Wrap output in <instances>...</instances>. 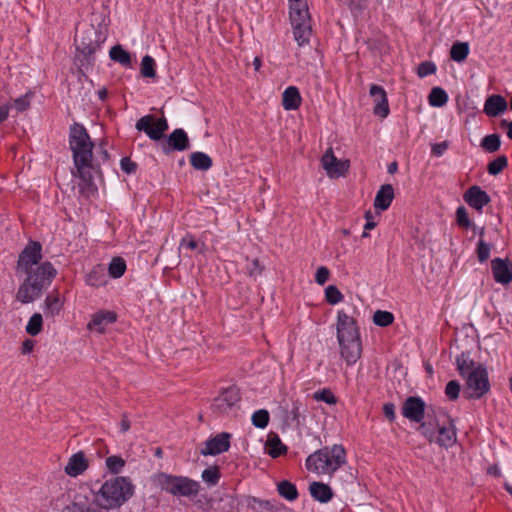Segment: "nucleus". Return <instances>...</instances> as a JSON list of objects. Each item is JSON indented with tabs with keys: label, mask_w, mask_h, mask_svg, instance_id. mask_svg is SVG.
I'll return each mask as SVG.
<instances>
[{
	"label": "nucleus",
	"mask_w": 512,
	"mask_h": 512,
	"mask_svg": "<svg viewBox=\"0 0 512 512\" xmlns=\"http://www.w3.org/2000/svg\"><path fill=\"white\" fill-rule=\"evenodd\" d=\"M264 267L260 264L259 259L254 258L251 263L246 267V273L251 278H257L263 272Z\"/></svg>",
	"instance_id": "8fccbe9b"
},
{
	"label": "nucleus",
	"mask_w": 512,
	"mask_h": 512,
	"mask_svg": "<svg viewBox=\"0 0 512 512\" xmlns=\"http://www.w3.org/2000/svg\"><path fill=\"white\" fill-rule=\"evenodd\" d=\"M289 14L295 40L299 46L308 43L312 34V26L306 1L290 4Z\"/></svg>",
	"instance_id": "6e6552de"
},
{
	"label": "nucleus",
	"mask_w": 512,
	"mask_h": 512,
	"mask_svg": "<svg viewBox=\"0 0 512 512\" xmlns=\"http://www.w3.org/2000/svg\"><path fill=\"white\" fill-rule=\"evenodd\" d=\"M337 339L341 356L348 365L354 364L362 351L359 331L356 320L344 311H339L337 315Z\"/></svg>",
	"instance_id": "20e7f679"
},
{
	"label": "nucleus",
	"mask_w": 512,
	"mask_h": 512,
	"mask_svg": "<svg viewBox=\"0 0 512 512\" xmlns=\"http://www.w3.org/2000/svg\"><path fill=\"white\" fill-rule=\"evenodd\" d=\"M491 246L484 242L482 239L479 240L477 245V257L480 262H485L490 257Z\"/></svg>",
	"instance_id": "3c124183"
},
{
	"label": "nucleus",
	"mask_w": 512,
	"mask_h": 512,
	"mask_svg": "<svg viewBox=\"0 0 512 512\" xmlns=\"http://www.w3.org/2000/svg\"><path fill=\"white\" fill-rule=\"evenodd\" d=\"M425 402L418 396L408 397L402 405L401 413L411 422L420 423L425 416Z\"/></svg>",
	"instance_id": "ddd939ff"
},
{
	"label": "nucleus",
	"mask_w": 512,
	"mask_h": 512,
	"mask_svg": "<svg viewBox=\"0 0 512 512\" xmlns=\"http://www.w3.org/2000/svg\"><path fill=\"white\" fill-rule=\"evenodd\" d=\"M436 71V66L433 62L424 61L421 62L417 67V75L420 78H424L428 75L434 74Z\"/></svg>",
	"instance_id": "09e8293b"
},
{
	"label": "nucleus",
	"mask_w": 512,
	"mask_h": 512,
	"mask_svg": "<svg viewBox=\"0 0 512 512\" xmlns=\"http://www.w3.org/2000/svg\"><path fill=\"white\" fill-rule=\"evenodd\" d=\"M97 94L100 100L105 101L108 96V91L106 88H101Z\"/></svg>",
	"instance_id": "338daca9"
},
{
	"label": "nucleus",
	"mask_w": 512,
	"mask_h": 512,
	"mask_svg": "<svg viewBox=\"0 0 512 512\" xmlns=\"http://www.w3.org/2000/svg\"><path fill=\"white\" fill-rule=\"evenodd\" d=\"M136 129L145 132L150 139L158 141L168 130V122L164 117L156 120L154 116L146 115L137 121Z\"/></svg>",
	"instance_id": "9b49d317"
},
{
	"label": "nucleus",
	"mask_w": 512,
	"mask_h": 512,
	"mask_svg": "<svg viewBox=\"0 0 512 512\" xmlns=\"http://www.w3.org/2000/svg\"><path fill=\"white\" fill-rule=\"evenodd\" d=\"M261 64H262V62H261L260 57H255V58H254V61H253V66H254V69H255L256 71H258V70L260 69Z\"/></svg>",
	"instance_id": "774afa93"
},
{
	"label": "nucleus",
	"mask_w": 512,
	"mask_h": 512,
	"mask_svg": "<svg viewBox=\"0 0 512 512\" xmlns=\"http://www.w3.org/2000/svg\"><path fill=\"white\" fill-rule=\"evenodd\" d=\"M394 199V189L391 184H384L378 190L375 200L374 207L381 211L387 210Z\"/></svg>",
	"instance_id": "5701e85b"
},
{
	"label": "nucleus",
	"mask_w": 512,
	"mask_h": 512,
	"mask_svg": "<svg viewBox=\"0 0 512 512\" xmlns=\"http://www.w3.org/2000/svg\"><path fill=\"white\" fill-rule=\"evenodd\" d=\"M190 147V141L187 133L182 128L172 131L167 140L162 143V151L165 154L171 151H185Z\"/></svg>",
	"instance_id": "4468645a"
},
{
	"label": "nucleus",
	"mask_w": 512,
	"mask_h": 512,
	"mask_svg": "<svg viewBox=\"0 0 512 512\" xmlns=\"http://www.w3.org/2000/svg\"><path fill=\"white\" fill-rule=\"evenodd\" d=\"M507 106L505 98L495 94L486 99L483 111L488 117H497L507 110Z\"/></svg>",
	"instance_id": "412c9836"
},
{
	"label": "nucleus",
	"mask_w": 512,
	"mask_h": 512,
	"mask_svg": "<svg viewBox=\"0 0 512 512\" xmlns=\"http://www.w3.org/2000/svg\"><path fill=\"white\" fill-rule=\"evenodd\" d=\"M309 492L311 497L320 503H328L334 496V492L328 484L318 481L310 483Z\"/></svg>",
	"instance_id": "4be33fe9"
},
{
	"label": "nucleus",
	"mask_w": 512,
	"mask_h": 512,
	"mask_svg": "<svg viewBox=\"0 0 512 512\" xmlns=\"http://www.w3.org/2000/svg\"><path fill=\"white\" fill-rule=\"evenodd\" d=\"M55 275L56 270L50 262L40 264L20 285L16 299L22 304L35 301L41 296L43 289L50 285Z\"/></svg>",
	"instance_id": "39448f33"
},
{
	"label": "nucleus",
	"mask_w": 512,
	"mask_h": 512,
	"mask_svg": "<svg viewBox=\"0 0 512 512\" xmlns=\"http://www.w3.org/2000/svg\"><path fill=\"white\" fill-rule=\"evenodd\" d=\"M460 392V385L456 381H450V400L458 398Z\"/></svg>",
	"instance_id": "13d9d810"
},
{
	"label": "nucleus",
	"mask_w": 512,
	"mask_h": 512,
	"mask_svg": "<svg viewBox=\"0 0 512 512\" xmlns=\"http://www.w3.org/2000/svg\"><path fill=\"white\" fill-rule=\"evenodd\" d=\"M117 321V313L112 310H99L95 312L87 324V328L100 334L104 333L106 327Z\"/></svg>",
	"instance_id": "dca6fc26"
},
{
	"label": "nucleus",
	"mask_w": 512,
	"mask_h": 512,
	"mask_svg": "<svg viewBox=\"0 0 512 512\" xmlns=\"http://www.w3.org/2000/svg\"><path fill=\"white\" fill-rule=\"evenodd\" d=\"M277 489H278V493L283 498H285L289 501H294L298 497V491H297L296 486L287 480L279 482Z\"/></svg>",
	"instance_id": "c756f323"
},
{
	"label": "nucleus",
	"mask_w": 512,
	"mask_h": 512,
	"mask_svg": "<svg viewBox=\"0 0 512 512\" xmlns=\"http://www.w3.org/2000/svg\"><path fill=\"white\" fill-rule=\"evenodd\" d=\"M90 462L83 451H78L71 455L64 468L65 473L70 477L82 475L88 468Z\"/></svg>",
	"instance_id": "a211bd4d"
},
{
	"label": "nucleus",
	"mask_w": 512,
	"mask_h": 512,
	"mask_svg": "<svg viewBox=\"0 0 512 512\" xmlns=\"http://www.w3.org/2000/svg\"><path fill=\"white\" fill-rule=\"evenodd\" d=\"M448 149L447 141H443L441 143H435L431 146V155L434 157L442 156L446 150Z\"/></svg>",
	"instance_id": "864d4df0"
},
{
	"label": "nucleus",
	"mask_w": 512,
	"mask_h": 512,
	"mask_svg": "<svg viewBox=\"0 0 512 512\" xmlns=\"http://www.w3.org/2000/svg\"><path fill=\"white\" fill-rule=\"evenodd\" d=\"M488 474L496 476V477H500L501 470L497 465H493L488 468Z\"/></svg>",
	"instance_id": "69168bd1"
},
{
	"label": "nucleus",
	"mask_w": 512,
	"mask_h": 512,
	"mask_svg": "<svg viewBox=\"0 0 512 512\" xmlns=\"http://www.w3.org/2000/svg\"><path fill=\"white\" fill-rule=\"evenodd\" d=\"M269 455L272 458H277L286 453L287 448L278 437L268 440Z\"/></svg>",
	"instance_id": "58836bf2"
},
{
	"label": "nucleus",
	"mask_w": 512,
	"mask_h": 512,
	"mask_svg": "<svg viewBox=\"0 0 512 512\" xmlns=\"http://www.w3.org/2000/svg\"><path fill=\"white\" fill-rule=\"evenodd\" d=\"M464 200L472 208L481 211L490 202L489 195L478 186H472L464 194Z\"/></svg>",
	"instance_id": "aec40b11"
},
{
	"label": "nucleus",
	"mask_w": 512,
	"mask_h": 512,
	"mask_svg": "<svg viewBox=\"0 0 512 512\" xmlns=\"http://www.w3.org/2000/svg\"><path fill=\"white\" fill-rule=\"evenodd\" d=\"M85 282L91 287H101L107 283L105 268L102 265L94 266L85 277Z\"/></svg>",
	"instance_id": "393cba45"
},
{
	"label": "nucleus",
	"mask_w": 512,
	"mask_h": 512,
	"mask_svg": "<svg viewBox=\"0 0 512 512\" xmlns=\"http://www.w3.org/2000/svg\"><path fill=\"white\" fill-rule=\"evenodd\" d=\"M302 103V97L296 86L287 87L282 94V106L285 110H297Z\"/></svg>",
	"instance_id": "b1692460"
},
{
	"label": "nucleus",
	"mask_w": 512,
	"mask_h": 512,
	"mask_svg": "<svg viewBox=\"0 0 512 512\" xmlns=\"http://www.w3.org/2000/svg\"><path fill=\"white\" fill-rule=\"evenodd\" d=\"M42 246L39 242L31 241L24 248V250L20 253L16 272L24 273L29 275V273H33L35 269H33L34 265H37L42 258Z\"/></svg>",
	"instance_id": "9d476101"
},
{
	"label": "nucleus",
	"mask_w": 512,
	"mask_h": 512,
	"mask_svg": "<svg viewBox=\"0 0 512 512\" xmlns=\"http://www.w3.org/2000/svg\"><path fill=\"white\" fill-rule=\"evenodd\" d=\"M321 164L329 178L344 176L350 167L348 160H339L336 158L332 148L325 151L321 158Z\"/></svg>",
	"instance_id": "f8f14e48"
},
{
	"label": "nucleus",
	"mask_w": 512,
	"mask_h": 512,
	"mask_svg": "<svg viewBox=\"0 0 512 512\" xmlns=\"http://www.w3.org/2000/svg\"><path fill=\"white\" fill-rule=\"evenodd\" d=\"M69 147L72 151L74 166L77 176L86 184L92 185L93 176V148L92 142L86 128L79 123H74L69 129Z\"/></svg>",
	"instance_id": "f03ea898"
},
{
	"label": "nucleus",
	"mask_w": 512,
	"mask_h": 512,
	"mask_svg": "<svg viewBox=\"0 0 512 512\" xmlns=\"http://www.w3.org/2000/svg\"><path fill=\"white\" fill-rule=\"evenodd\" d=\"M428 101L431 106L441 107L445 105L447 101V94L444 89L434 87L428 96Z\"/></svg>",
	"instance_id": "2f4dec72"
},
{
	"label": "nucleus",
	"mask_w": 512,
	"mask_h": 512,
	"mask_svg": "<svg viewBox=\"0 0 512 512\" xmlns=\"http://www.w3.org/2000/svg\"><path fill=\"white\" fill-rule=\"evenodd\" d=\"M457 369L466 380L465 394L468 398L478 399L489 390L486 369L473 361L469 353H462L456 358Z\"/></svg>",
	"instance_id": "7ed1b4c3"
},
{
	"label": "nucleus",
	"mask_w": 512,
	"mask_h": 512,
	"mask_svg": "<svg viewBox=\"0 0 512 512\" xmlns=\"http://www.w3.org/2000/svg\"><path fill=\"white\" fill-rule=\"evenodd\" d=\"M75 44L77 51L84 56L88 61L90 57H92L99 47L96 41H93L92 39H86L85 37H82L79 39L77 36L75 37Z\"/></svg>",
	"instance_id": "a878e982"
},
{
	"label": "nucleus",
	"mask_w": 512,
	"mask_h": 512,
	"mask_svg": "<svg viewBox=\"0 0 512 512\" xmlns=\"http://www.w3.org/2000/svg\"><path fill=\"white\" fill-rule=\"evenodd\" d=\"M47 312L54 316L61 310L62 304L58 295H48L45 299Z\"/></svg>",
	"instance_id": "37998d69"
},
{
	"label": "nucleus",
	"mask_w": 512,
	"mask_h": 512,
	"mask_svg": "<svg viewBox=\"0 0 512 512\" xmlns=\"http://www.w3.org/2000/svg\"><path fill=\"white\" fill-rule=\"evenodd\" d=\"M110 58L121 64L124 67H131L132 60L129 52L124 50L121 45H115L110 49L109 52Z\"/></svg>",
	"instance_id": "c85d7f7f"
},
{
	"label": "nucleus",
	"mask_w": 512,
	"mask_h": 512,
	"mask_svg": "<svg viewBox=\"0 0 512 512\" xmlns=\"http://www.w3.org/2000/svg\"><path fill=\"white\" fill-rule=\"evenodd\" d=\"M314 399L323 401L327 404L334 405L337 403V398L330 389H322L314 393Z\"/></svg>",
	"instance_id": "de8ad7c7"
},
{
	"label": "nucleus",
	"mask_w": 512,
	"mask_h": 512,
	"mask_svg": "<svg viewBox=\"0 0 512 512\" xmlns=\"http://www.w3.org/2000/svg\"><path fill=\"white\" fill-rule=\"evenodd\" d=\"M9 115V105L4 104L0 106V124L4 122Z\"/></svg>",
	"instance_id": "680f3d73"
},
{
	"label": "nucleus",
	"mask_w": 512,
	"mask_h": 512,
	"mask_svg": "<svg viewBox=\"0 0 512 512\" xmlns=\"http://www.w3.org/2000/svg\"><path fill=\"white\" fill-rule=\"evenodd\" d=\"M394 321V315L389 311L377 310L373 315V322L380 327H387Z\"/></svg>",
	"instance_id": "4c0bfd02"
},
{
	"label": "nucleus",
	"mask_w": 512,
	"mask_h": 512,
	"mask_svg": "<svg viewBox=\"0 0 512 512\" xmlns=\"http://www.w3.org/2000/svg\"><path fill=\"white\" fill-rule=\"evenodd\" d=\"M370 95L373 98L375 102L374 106V114L377 116H380L382 118H385L389 114V105H388V99L387 94L383 87L373 84L370 87Z\"/></svg>",
	"instance_id": "6ab92c4d"
},
{
	"label": "nucleus",
	"mask_w": 512,
	"mask_h": 512,
	"mask_svg": "<svg viewBox=\"0 0 512 512\" xmlns=\"http://www.w3.org/2000/svg\"><path fill=\"white\" fill-rule=\"evenodd\" d=\"M155 66V60L151 56L145 55L141 61V75L146 78H154L156 76Z\"/></svg>",
	"instance_id": "72a5a7b5"
},
{
	"label": "nucleus",
	"mask_w": 512,
	"mask_h": 512,
	"mask_svg": "<svg viewBox=\"0 0 512 512\" xmlns=\"http://www.w3.org/2000/svg\"><path fill=\"white\" fill-rule=\"evenodd\" d=\"M508 165V159L505 155L498 156L488 164L487 171L490 175L499 174Z\"/></svg>",
	"instance_id": "ea45409f"
},
{
	"label": "nucleus",
	"mask_w": 512,
	"mask_h": 512,
	"mask_svg": "<svg viewBox=\"0 0 512 512\" xmlns=\"http://www.w3.org/2000/svg\"><path fill=\"white\" fill-rule=\"evenodd\" d=\"M135 486L128 477L116 476L106 480L97 491L93 492L92 503L96 508L73 504L72 512H108L119 509L133 495Z\"/></svg>",
	"instance_id": "f257e3e1"
},
{
	"label": "nucleus",
	"mask_w": 512,
	"mask_h": 512,
	"mask_svg": "<svg viewBox=\"0 0 512 512\" xmlns=\"http://www.w3.org/2000/svg\"><path fill=\"white\" fill-rule=\"evenodd\" d=\"M35 342L31 339H26L22 343L21 351L23 354H28L33 351Z\"/></svg>",
	"instance_id": "052dcab7"
},
{
	"label": "nucleus",
	"mask_w": 512,
	"mask_h": 512,
	"mask_svg": "<svg viewBox=\"0 0 512 512\" xmlns=\"http://www.w3.org/2000/svg\"><path fill=\"white\" fill-rule=\"evenodd\" d=\"M33 93L31 91L27 92L25 95H22L14 100V107L18 112H23L29 109L31 104V98Z\"/></svg>",
	"instance_id": "a18cd8bd"
},
{
	"label": "nucleus",
	"mask_w": 512,
	"mask_h": 512,
	"mask_svg": "<svg viewBox=\"0 0 512 512\" xmlns=\"http://www.w3.org/2000/svg\"><path fill=\"white\" fill-rule=\"evenodd\" d=\"M344 296L335 285H329L325 289V299L331 304L335 305L343 300Z\"/></svg>",
	"instance_id": "79ce46f5"
},
{
	"label": "nucleus",
	"mask_w": 512,
	"mask_h": 512,
	"mask_svg": "<svg viewBox=\"0 0 512 512\" xmlns=\"http://www.w3.org/2000/svg\"><path fill=\"white\" fill-rule=\"evenodd\" d=\"M126 267V262L122 257H114L108 266V273L112 278H120L125 273Z\"/></svg>",
	"instance_id": "7c9ffc66"
},
{
	"label": "nucleus",
	"mask_w": 512,
	"mask_h": 512,
	"mask_svg": "<svg viewBox=\"0 0 512 512\" xmlns=\"http://www.w3.org/2000/svg\"><path fill=\"white\" fill-rule=\"evenodd\" d=\"M152 482L155 486L173 496H196L200 489L199 483L195 480L164 472H158L153 475Z\"/></svg>",
	"instance_id": "0eeeda50"
},
{
	"label": "nucleus",
	"mask_w": 512,
	"mask_h": 512,
	"mask_svg": "<svg viewBox=\"0 0 512 512\" xmlns=\"http://www.w3.org/2000/svg\"><path fill=\"white\" fill-rule=\"evenodd\" d=\"M501 127H507L508 128L507 136H508L509 139L512 140V121L508 122L507 120H502L501 121Z\"/></svg>",
	"instance_id": "0e129e2a"
},
{
	"label": "nucleus",
	"mask_w": 512,
	"mask_h": 512,
	"mask_svg": "<svg viewBox=\"0 0 512 512\" xmlns=\"http://www.w3.org/2000/svg\"><path fill=\"white\" fill-rule=\"evenodd\" d=\"M365 219H366V224L364 226V230H372L376 227V222H374V220H373V215H372L371 211L365 212Z\"/></svg>",
	"instance_id": "bf43d9fd"
},
{
	"label": "nucleus",
	"mask_w": 512,
	"mask_h": 512,
	"mask_svg": "<svg viewBox=\"0 0 512 512\" xmlns=\"http://www.w3.org/2000/svg\"><path fill=\"white\" fill-rule=\"evenodd\" d=\"M501 140L497 134L486 135L481 141V147L489 153L496 152L500 149Z\"/></svg>",
	"instance_id": "473e14b6"
},
{
	"label": "nucleus",
	"mask_w": 512,
	"mask_h": 512,
	"mask_svg": "<svg viewBox=\"0 0 512 512\" xmlns=\"http://www.w3.org/2000/svg\"><path fill=\"white\" fill-rule=\"evenodd\" d=\"M181 246H185L190 250H194L198 247V243L192 235H187L181 240Z\"/></svg>",
	"instance_id": "4d7b16f0"
},
{
	"label": "nucleus",
	"mask_w": 512,
	"mask_h": 512,
	"mask_svg": "<svg viewBox=\"0 0 512 512\" xmlns=\"http://www.w3.org/2000/svg\"><path fill=\"white\" fill-rule=\"evenodd\" d=\"M270 415L266 409H260L255 411L252 414L251 421L252 424L260 429H264L269 424Z\"/></svg>",
	"instance_id": "c9c22d12"
},
{
	"label": "nucleus",
	"mask_w": 512,
	"mask_h": 512,
	"mask_svg": "<svg viewBox=\"0 0 512 512\" xmlns=\"http://www.w3.org/2000/svg\"><path fill=\"white\" fill-rule=\"evenodd\" d=\"M241 393L236 386L223 389L214 398L211 409L218 415H233L240 409Z\"/></svg>",
	"instance_id": "1a4fd4ad"
},
{
	"label": "nucleus",
	"mask_w": 512,
	"mask_h": 512,
	"mask_svg": "<svg viewBox=\"0 0 512 512\" xmlns=\"http://www.w3.org/2000/svg\"><path fill=\"white\" fill-rule=\"evenodd\" d=\"M121 169L128 173H134L137 169V165L135 162H133L130 158L124 157L121 159Z\"/></svg>",
	"instance_id": "5fc2aeb1"
},
{
	"label": "nucleus",
	"mask_w": 512,
	"mask_h": 512,
	"mask_svg": "<svg viewBox=\"0 0 512 512\" xmlns=\"http://www.w3.org/2000/svg\"><path fill=\"white\" fill-rule=\"evenodd\" d=\"M470 52V46L468 42L456 41L450 47V59L462 63L464 62Z\"/></svg>",
	"instance_id": "bb28decb"
},
{
	"label": "nucleus",
	"mask_w": 512,
	"mask_h": 512,
	"mask_svg": "<svg viewBox=\"0 0 512 512\" xmlns=\"http://www.w3.org/2000/svg\"><path fill=\"white\" fill-rule=\"evenodd\" d=\"M231 434L222 432L208 439L205 442V447L201 450V454L206 455H218L226 452L230 448Z\"/></svg>",
	"instance_id": "2eb2a0df"
},
{
	"label": "nucleus",
	"mask_w": 512,
	"mask_h": 512,
	"mask_svg": "<svg viewBox=\"0 0 512 512\" xmlns=\"http://www.w3.org/2000/svg\"><path fill=\"white\" fill-rule=\"evenodd\" d=\"M427 434L430 442H436L440 446L446 445V439L448 436L446 435V428L445 427H439L436 431L432 432H425Z\"/></svg>",
	"instance_id": "c03bdc74"
},
{
	"label": "nucleus",
	"mask_w": 512,
	"mask_h": 512,
	"mask_svg": "<svg viewBox=\"0 0 512 512\" xmlns=\"http://www.w3.org/2000/svg\"><path fill=\"white\" fill-rule=\"evenodd\" d=\"M190 164L196 170L206 171L212 167V159L203 152H193L190 155Z\"/></svg>",
	"instance_id": "cd10ccee"
},
{
	"label": "nucleus",
	"mask_w": 512,
	"mask_h": 512,
	"mask_svg": "<svg viewBox=\"0 0 512 512\" xmlns=\"http://www.w3.org/2000/svg\"><path fill=\"white\" fill-rule=\"evenodd\" d=\"M220 476L221 474L219 468L216 466L207 468L202 472V479L209 486L216 485L220 479Z\"/></svg>",
	"instance_id": "a19ab883"
},
{
	"label": "nucleus",
	"mask_w": 512,
	"mask_h": 512,
	"mask_svg": "<svg viewBox=\"0 0 512 512\" xmlns=\"http://www.w3.org/2000/svg\"><path fill=\"white\" fill-rule=\"evenodd\" d=\"M456 223L459 227L468 229L472 226V222L468 217V213L465 207L461 206L456 211Z\"/></svg>",
	"instance_id": "49530a36"
},
{
	"label": "nucleus",
	"mask_w": 512,
	"mask_h": 512,
	"mask_svg": "<svg viewBox=\"0 0 512 512\" xmlns=\"http://www.w3.org/2000/svg\"><path fill=\"white\" fill-rule=\"evenodd\" d=\"M120 429L123 433L127 432L130 429V420L126 415H124L121 419Z\"/></svg>",
	"instance_id": "e2e57ef3"
},
{
	"label": "nucleus",
	"mask_w": 512,
	"mask_h": 512,
	"mask_svg": "<svg viewBox=\"0 0 512 512\" xmlns=\"http://www.w3.org/2000/svg\"><path fill=\"white\" fill-rule=\"evenodd\" d=\"M491 270L497 283L505 285L512 281V263L508 259H493L491 261Z\"/></svg>",
	"instance_id": "f3484780"
},
{
	"label": "nucleus",
	"mask_w": 512,
	"mask_h": 512,
	"mask_svg": "<svg viewBox=\"0 0 512 512\" xmlns=\"http://www.w3.org/2000/svg\"><path fill=\"white\" fill-rule=\"evenodd\" d=\"M383 414L390 422H393L396 418L394 404L393 403H385L383 405Z\"/></svg>",
	"instance_id": "6e6d98bb"
},
{
	"label": "nucleus",
	"mask_w": 512,
	"mask_h": 512,
	"mask_svg": "<svg viewBox=\"0 0 512 512\" xmlns=\"http://www.w3.org/2000/svg\"><path fill=\"white\" fill-rule=\"evenodd\" d=\"M105 464L112 474H119L123 470L126 462L122 457L112 455L106 458Z\"/></svg>",
	"instance_id": "e433bc0d"
},
{
	"label": "nucleus",
	"mask_w": 512,
	"mask_h": 512,
	"mask_svg": "<svg viewBox=\"0 0 512 512\" xmlns=\"http://www.w3.org/2000/svg\"><path fill=\"white\" fill-rule=\"evenodd\" d=\"M42 325V315L39 313H35L30 317L28 321V324L26 326V332L31 336H36L41 332Z\"/></svg>",
	"instance_id": "f704fd0d"
},
{
	"label": "nucleus",
	"mask_w": 512,
	"mask_h": 512,
	"mask_svg": "<svg viewBox=\"0 0 512 512\" xmlns=\"http://www.w3.org/2000/svg\"><path fill=\"white\" fill-rule=\"evenodd\" d=\"M346 462V451L342 445L324 447L309 455L306 459L308 471L316 474L332 475Z\"/></svg>",
	"instance_id": "423d86ee"
},
{
	"label": "nucleus",
	"mask_w": 512,
	"mask_h": 512,
	"mask_svg": "<svg viewBox=\"0 0 512 512\" xmlns=\"http://www.w3.org/2000/svg\"><path fill=\"white\" fill-rule=\"evenodd\" d=\"M329 276H330L329 269L325 266H321L316 271L315 281L319 285H324L328 281Z\"/></svg>",
	"instance_id": "603ef678"
}]
</instances>
